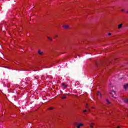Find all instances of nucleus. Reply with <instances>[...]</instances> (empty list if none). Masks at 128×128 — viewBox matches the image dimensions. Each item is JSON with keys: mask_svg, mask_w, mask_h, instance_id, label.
I'll return each instance as SVG.
<instances>
[{"mask_svg": "<svg viewBox=\"0 0 128 128\" xmlns=\"http://www.w3.org/2000/svg\"><path fill=\"white\" fill-rule=\"evenodd\" d=\"M98 96H100V98H102V94H100V92H98L97 93Z\"/></svg>", "mask_w": 128, "mask_h": 128, "instance_id": "nucleus-6", "label": "nucleus"}, {"mask_svg": "<svg viewBox=\"0 0 128 128\" xmlns=\"http://www.w3.org/2000/svg\"><path fill=\"white\" fill-rule=\"evenodd\" d=\"M124 9H122V12H124Z\"/></svg>", "mask_w": 128, "mask_h": 128, "instance_id": "nucleus-18", "label": "nucleus"}, {"mask_svg": "<svg viewBox=\"0 0 128 128\" xmlns=\"http://www.w3.org/2000/svg\"><path fill=\"white\" fill-rule=\"evenodd\" d=\"M86 112V110H84V112Z\"/></svg>", "mask_w": 128, "mask_h": 128, "instance_id": "nucleus-16", "label": "nucleus"}, {"mask_svg": "<svg viewBox=\"0 0 128 128\" xmlns=\"http://www.w3.org/2000/svg\"><path fill=\"white\" fill-rule=\"evenodd\" d=\"M122 26V24H120L118 26V28H120Z\"/></svg>", "mask_w": 128, "mask_h": 128, "instance_id": "nucleus-8", "label": "nucleus"}, {"mask_svg": "<svg viewBox=\"0 0 128 128\" xmlns=\"http://www.w3.org/2000/svg\"><path fill=\"white\" fill-rule=\"evenodd\" d=\"M58 37V36H56V38H57Z\"/></svg>", "mask_w": 128, "mask_h": 128, "instance_id": "nucleus-20", "label": "nucleus"}, {"mask_svg": "<svg viewBox=\"0 0 128 128\" xmlns=\"http://www.w3.org/2000/svg\"><path fill=\"white\" fill-rule=\"evenodd\" d=\"M128 88V84H126L124 85V90H126Z\"/></svg>", "mask_w": 128, "mask_h": 128, "instance_id": "nucleus-5", "label": "nucleus"}, {"mask_svg": "<svg viewBox=\"0 0 128 128\" xmlns=\"http://www.w3.org/2000/svg\"><path fill=\"white\" fill-rule=\"evenodd\" d=\"M63 27L64 28H70V26L68 25H64L63 26Z\"/></svg>", "mask_w": 128, "mask_h": 128, "instance_id": "nucleus-7", "label": "nucleus"}, {"mask_svg": "<svg viewBox=\"0 0 128 128\" xmlns=\"http://www.w3.org/2000/svg\"><path fill=\"white\" fill-rule=\"evenodd\" d=\"M106 102L108 104H110V101L108 100H106Z\"/></svg>", "mask_w": 128, "mask_h": 128, "instance_id": "nucleus-10", "label": "nucleus"}, {"mask_svg": "<svg viewBox=\"0 0 128 128\" xmlns=\"http://www.w3.org/2000/svg\"><path fill=\"white\" fill-rule=\"evenodd\" d=\"M62 98L65 99V98H66V96H62Z\"/></svg>", "mask_w": 128, "mask_h": 128, "instance_id": "nucleus-13", "label": "nucleus"}, {"mask_svg": "<svg viewBox=\"0 0 128 128\" xmlns=\"http://www.w3.org/2000/svg\"><path fill=\"white\" fill-rule=\"evenodd\" d=\"M48 40H52V38L50 37H48Z\"/></svg>", "mask_w": 128, "mask_h": 128, "instance_id": "nucleus-12", "label": "nucleus"}, {"mask_svg": "<svg viewBox=\"0 0 128 128\" xmlns=\"http://www.w3.org/2000/svg\"><path fill=\"white\" fill-rule=\"evenodd\" d=\"M38 54H40V56L44 54V52H42L40 50H39L38 51Z\"/></svg>", "mask_w": 128, "mask_h": 128, "instance_id": "nucleus-4", "label": "nucleus"}, {"mask_svg": "<svg viewBox=\"0 0 128 128\" xmlns=\"http://www.w3.org/2000/svg\"><path fill=\"white\" fill-rule=\"evenodd\" d=\"M84 126V124H82V123L78 124H77V128H80V126Z\"/></svg>", "mask_w": 128, "mask_h": 128, "instance_id": "nucleus-3", "label": "nucleus"}, {"mask_svg": "<svg viewBox=\"0 0 128 128\" xmlns=\"http://www.w3.org/2000/svg\"><path fill=\"white\" fill-rule=\"evenodd\" d=\"M62 86H63V88L66 89V88H68V86L66 85L64 83H62Z\"/></svg>", "mask_w": 128, "mask_h": 128, "instance_id": "nucleus-1", "label": "nucleus"}, {"mask_svg": "<svg viewBox=\"0 0 128 128\" xmlns=\"http://www.w3.org/2000/svg\"><path fill=\"white\" fill-rule=\"evenodd\" d=\"M124 102L128 103V99L126 98L124 100Z\"/></svg>", "mask_w": 128, "mask_h": 128, "instance_id": "nucleus-9", "label": "nucleus"}, {"mask_svg": "<svg viewBox=\"0 0 128 128\" xmlns=\"http://www.w3.org/2000/svg\"><path fill=\"white\" fill-rule=\"evenodd\" d=\"M86 108H88V104H86Z\"/></svg>", "mask_w": 128, "mask_h": 128, "instance_id": "nucleus-17", "label": "nucleus"}, {"mask_svg": "<svg viewBox=\"0 0 128 128\" xmlns=\"http://www.w3.org/2000/svg\"><path fill=\"white\" fill-rule=\"evenodd\" d=\"M92 108H94L92 107Z\"/></svg>", "mask_w": 128, "mask_h": 128, "instance_id": "nucleus-21", "label": "nucleus"}, {"mask_svg": "<svg viewBox=\"0 0 128 128\" xmlns=\"http://www.w3.org/2000/svg\"><path fill=\"white\" fill-rule=\"evenodd\" d=\"M126 12V14H128V11H127Z\"/></svg>", "mask_w": 128, "mask_h": 128, "instance_id": "nucleus-19", "label": "nucleus"}, {"mask_svg": "<svg viewBox=\"0 0 128 128\" xmlns=\"http://www.w3.org/2000/svg\"><path fill=\"white\" fill-rule=\"evenodd\" d=\"M112 35V34L111 33H109L108 34V36H111Z\"/></svg>", "mask_w": 128, "mask_h": 128, "instance_id": "nucleus-15", "label": "nucleus"}, {"mask_svg": "<svg viewBox=\"0 0 128 128\" xmlns=\"http://www.w3.org/2000/svg\"><path fill=\"white\" fill-rule=\"evenodd\" d=\"M49 110H54V108H52V107L50 108H49Z\"/></svg>", "mask_w": 128, "mask_h": 128, "instance_id": "nucleus-14", "label": "nucleus"}, {"mask_svg": "<svg viewBox=\"0 0 128 128\" xmlns=\"http://www.w3.org/2000/svg\"><path fill=\"white\" fill-rule=\"evenodd\" d=\"M110 94L112 95V98H114V94H116V91L112 90Z\"/></svg>", "mask_w": 128, "mask_h": 128, "instance_id": "nucleus-2", "label": "nucleus"}, {"mask_svg": "<svg viewBox=\"0 0 128 128\" xmlns=\"http://www.w3.org/2000/svg\"><path fill=\"white\" fill-rule=\"evenodd\" d=\"M90 128H94V124H90Z\"/></svg>", "mask_w": 128, "mask_h": 128, "instance_id": "nucleus-11", "label": "nucleus"}]
</instances>
